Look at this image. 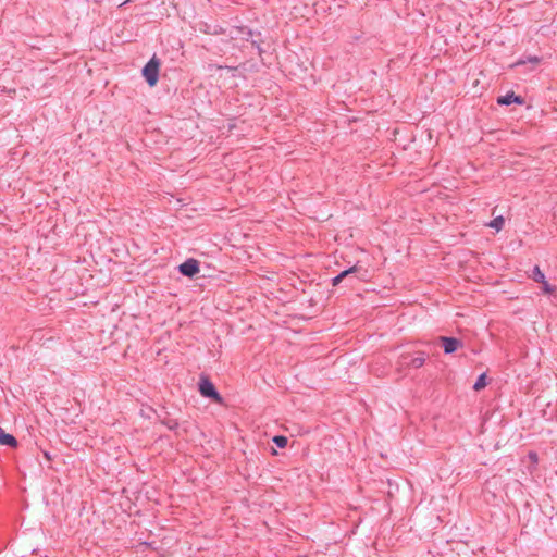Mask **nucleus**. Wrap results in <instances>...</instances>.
Returning <instances> with one entry per match:
<instances>
[{
    "label": "nucleus",
    "instance_id": "nucleus-1",
    "mask_svg": "<svg viewBox=\"0 0 557 557\" xmlns=\"http://www.w3.org/2000/svg\"><path fill=\"white\" fill-rule=\"evenodd\" d=\"M160 62L156 57H152L143 69V76L150 87L157 85L159 79Z\"/></svg>",
    "mask_w": 557,
    "mask_h": 557
},
{
    "label": "nucleus",
    "instance_id": "nucleus-2",
    "mask_svg": "<svg viewBox=\"0 0 557 557\" xmlns=\"http://www.w3.org/2000/svg\"><path fill=\"white\" fill-rule=\"evenodd\" d=\"M199 392L203 397L212 398L219 404L222 403V397L216 392L214 385L207 377H201L199 382Z\"/></svg>",
    "mask_w": 557,
    "mask_h": 557
},
{
    "label": "nucleus",
    "instance_id": "nucleus-3",
    "mask_svg": "<svg viewBox=\"0 0 557 557\" xmlns=\"http://www.w3.org/2000/svg\"><path fill=\"white\" fill-rule=\"evenodd\" d=\"M180 272L188 277H193L199 273V262L195 259H188L178 267Z\"/></svg>",
    "mask_w": 557,
    "mask_h": 557
},
{
    "label": "nucleus",
    "instance_id": "nucleus-4",
    "mask_svg": "<svg viewBox=\"0 0 557 557\" xmlns=\"http://www.w3.org/2000/svg\"><path fill=\"white\" fill-rule=\"evenodd\" d=\"M497 103L500 106H509L511 103L522 104L523 99L519 96H516L515 92H507L505 96L498 97Z\"/></svg>",
    "mask_w": 557,
    "mask_h": 557
},
{
    "label": "nucleus",
    "instance_id": "nucleus-5",
    "mask_svg": "<svg viewBox=\"0 0 557 557\" xmlns=\"http://www.w3.org/2000/svg\"><path fill=\"white\" fill-rule=\"evenodd\" d=\"M445 354H451L458 349L460 342L454 337H442Z\"/></svg>",
    "mask_w": 557,
    "mask_h": 557
},
{
    "label": "nucleus",
    "instance_id": "nucleus-6",
    "mask_svg": "<svg viewBox=\"0 0 557 557\" xmlns=\"http://www.w3.org/2000/svg\"><path fill=\"white\" fill-rule=\"evenodd\" d=\"M0 445L16 447L17 441L13 435L4 433L3 429L0 428Z\"/></svg>",
    "mask_w": 557,
    "mask_h": 557
},
{
    "label": "nucleus",
    "instance_id": "nucleus-7",
    "mask_svg": "<svg viewBox=\"0 0 557 557\" xmlns=\"http://www.w3.org/2000/svg\"><path fill=\"white\" fill-rule=\"evenodd\" d=\"M354 272H356V267H351L348 270L341 272L338 275L333 277L332 284L334 286L338 285L343 281L344 277H346L348 274L354 273Z\"/></svg>",
    "mask_w": 557,
    "mask_h": 557
},
{
    "label": "nucleus",
    "instance_id": "nucleus-8",
    "mask_svg": "<svg viewBox=\"0 0 557 557\" xmlns=\"http://www.w3.org/2000/svg\"><path fill=\"white\" fill-rule=\"evenodd\" d=\"M504 224H505V220L503 216H496L495 219H493L490 223H488V226L496 230L497 232L500 231L503 227H504Z\"/></svg>",
    "mask_w": 557,
    "mask_h": 557
},
{
    "label": "nucleus",
    "instance_id": "nucleus-9",
    "mask_svg": "<svg viewBox=\"0 0 557 557\" xmlns=\"http://www.w3.org/2000/svg\"><path fill=\"white\" fill-rule=\"evenodd\" d=\"M531 277L539 283H542L546 280L544 273L537 265L533 268Z\"/></svg>",
    "mask_w": 557,
    "mask_h": 557
},
{
    "label": "nucleus",
    "instance_id": "nucleus-10",
    "mask_svg": "<svg viewBox=\"0 0 557 557\" xmlns=\"http://www.w3.org/2000/svg\"><path fill=\"white\" fill-rule=\"evenodd\" d=\"M424 362H425V358L422 356H419V357L411 358L410 362H405V363L408 366H411L413 368H420L424 364Z\"/></svg>",
    "mask_w": 557,
    "mask_h": 557
},
{
    "label": "nucleus",
    "instance_id": "nucleus-11",
    "mask_svg": "<svg viewBox=\"0 0 557 557\" xmlns=\"http://www.w3.org/2000/svg\"><path fill=\"white\" fill-rule=\"evenodd\" d=\"M485 386H486V376H485V374H481L478 377L476 382L474 383L473 389L480 391V389L484 388Z\"/></svg>",
    "mask_w": 557,
    "mask_h": 557
},
{
    "label": "nucleus",
    "instance_id": "nucleus-12",
    "mask_svg": "<svg viewBox=\"0 0 557 557\" xmlns=\"http://www.w3.org/2000/svg\"><path fill=\"white\" fill-rule=\"evenodd\" d=\"M527 62L537 64V63H540V58L534 55V57H529L527 60L521 59V60L517 61L512 66L523 65Z\"/></svg>",
    "mask_w": 557,
    "mask_h": 557
},
{
    "label": "nucleus",
    "instance_id": "nucleus-13",
    "mask_svg": "<svg viewBox=\"0 0 557 557\" xmlns=\"http://www.w3.org/2000/svg\"><path fill=\"white\" fill-rule=\"evenodd\" d=\"M273 442L280 447L284 448L287 445V438L285 436H275Z\"/></svg>",
    "mask_w": 557,
    "mask_h": 557
},
{
    "label": "nucleus",
    "instance_id": "nucleus-14",
    "mask_svg": "<svg viewBox=\"0 0 557 557\" xmlns=\"http://www.w3.org/2000/svg\"><path fill=\"white\" fill-rule=\"evenodd\" d=\"M542 284V290L545 294H553L555 292V287L552 286L546 280L541 283Z\"/></svg>",
    "mask_w": 557,
    "mask_h": 557
},
{
    "label": "nucleus",
    "instance_id": "nucleus-15",
    "mask_svg": "<svg viewBox=\"0 0 557 557\" xmlns=\"http://www.w3.org/2000/svg\"><path fill=\"white\" fill-rule=\"evenodd\" d=\"M529 457L534 461L536 462L537 461V456L535 453H530Z\"/></svg>",
    "mask_w": 557,
    "mask_h": 557
},
{
    "label": "nucleus",
    "instance_id": "nucleus-16",
    "mask_svg": "<svg viewBox=\"0 0 557 557\" xmlns=\"http://www.w3.org/2000/svg\"><path fill=\"white\" fill-rule=\"evenodd\" d=\"M240 33L243 34H246L247 36H251V32L250 30H246L245 29H239Z\"/></svg>",
    "mask_w": 557,
    "mask_h": 557
}]
</instances>
